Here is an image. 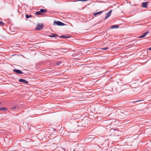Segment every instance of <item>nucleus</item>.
Returning <instances> with one entry per match:
<instances>
[{
  "label": "nucleus",
  "instance_id": "1",
  "mask_svg": "<svg viewBox=\"0 0 151 151\" xmlns=\"http://www.w3.org/2000/svg\"><path fill=\"white\" fill-rule=\"evenodd\" d=\"M53 24L54 25H57L58 26H63L65 24L64 23L59 21H54Z\"/></svg>",
  "mask_w": 151,
  "mask_h": 151
},
{
  "label": "nucleus",
  "instance_id": "2",
  "mask_svg": "<svg viewBox=\"0 0 151 151\" xmlns=\"http://www.w3.org/2000/svg\"><path fill=\"white\" fill-rule=\"evenodd\" d=\"M43 24H38L37 25L35 29L37 30H41L43 29Z\"/></svg>",
  "mask_w": 151,
  "mask_h": 151
},
{
  "label": "nucleus",
  "instance_id": "3",
  "mask_svg": "<svg viewBox=\"0 0 151 151\" xmlns=\"http://www.w3.org/2000/svg\"><path fill=\"white\" fill-rule=\"evenodd\" d=\"M112 10H110L108 12H107L106 14V17L105 18V20L107 18H108L111 15V13L112 12Z\"/></svg>",
  "mask_w": 151,
  "mask_h": 151
},
{
  "label": "nucleus",
  "instance_id": "4",
  "mask_svg": "<svg viewBox=\"0 0 151 151\" xmlns=\"http://www.w3.org/2000/svg\"><path fill=\"white\" fill-rule=\"evenodd\" d=\"M14 72L17 73L18 74H21L23 73V72L21 70L19 69H14L13 70Z\"/></svg>",
  "mask_w": 151,
  "mask_h": 151
},
{
  "label": "nucleus",
  "instance_id": "5",
  "mask_svg": "<svg viewBox=\"0 0 151 151\" xmlns=\"http://www.w3.org/2000/svg\"><path fill=\"white\" fill-rule=\"evenodd\" d=\"M147 2H143L142 3L141 6L142 7L147 8Z\"/></svg>",
  "mask_w": 151,
  "mask_h": 151
},
{
  "label": "nucleus",
  "instance_id": "6",
  "mask_svg": "<svg viewBox=\"0 0 151 151\" xmlns=\"http://www.w3.org/2000/svg\"><path fill=\"white\" fill-rule=\"evenodd\" d=\"M19 81L20 82H22L26 84L28 83V82L23 79H19Z\"/></svg>",
  "mask_w": 151,
  "mask_h": 151
},
{
  "label": "nucleus",
  "instance_id": "7",
  "mask_svg": "<svg viewBox=\"0 0 151 151\" xmlns=\"http://www.w3.org/2000/svg\"><path fill=\"white\" fill-rule=\"evenodd\" d=\"M149 33V32L147 31L143 33L142 35L141 36L139 37V38H143L145 37V36Z\"/></svg>",
  "mask_w": 151,
  "mask_h": 151
},
{
  "label": "nucleus",
  "instance_id": "8",
  "mask_svg": "<svg viewBox=\"0 0 151 151\" xmlns=\"http://www.w3.org/2000/svg\"><path fill=\"white\" fill-rule=\"evenodd\" d=\"M103 11H100L98 12H95V13H93V14L94 16H96L97 15H98V14L100 15L102 13H103Z\"/></svg>",
  "mask_w": 151,
  "mask_h": 151
},
{
  "label": "nucleus",
  "instance_id": "9",
  "mask_svg": "<svg viewBox=\"0 0 151 151\" xmlns=\"http://www.w3.org/2000/svg\"><path fill=\"white\" fill-rule=\"evenodd\" d=\"M58 36V35L56 34L52 33L51 35H49V36L51 37H56Z\"/></svg>",
  "mask_w": 151,
  "mask_h": 151
},
{
  "label": "nucleus",
  "instance_id": "10",
  "mask_svg": "<svg viewBox=\"0 0 151 151\" xmlns=\"http://www.w3.org/2000/svg\"><path fill=\"white\" fill-rule=\"evenodd\" d=\"M119 27V26L116 25H112L111 27V29L117 28Z\"/></svg>",
  "mask_w": 151,
  "mask_h": 151
},
{
  "label": "nucleus",
  "instance_id": "11",
  "mask_svg": "<svg viewBox=\"0 0 151 151\" xmlns=\"http://www.w3.org/2000/svg\"><path fill=\"white\" fill-rule=\"evenodd\" d=\"M40 12L42 13L46 12L47 11L46 10H45L44 9H40Z\"/></svg>",
  "mask_w": 151,
  "mask_h": 151
},
{
  "label": "nucleus",
  "instance_id": "12",
  "mask_svg": "<svg viewBox=\"0 0 151 151\" xmlns=\"http://www.w3.org/2000/svg\"><path fill=\"white\" fill-rule=\"evenodd\" d=\"M69 37L68 36L66 35H63L60 37L62 38H68Z\"/></svg>",
  "mask_w": 151,
  "mask_h": 151
},
{
  "label": "nucleus",
  "instance_id": "13",
  "mask_svg": "<svg viewBox=\"0 0 151 151\" xmlns=\"http://www.w3.org/2000/svg\"><path fill=\"white\" fill-rule=\"evenodd\" d=\"M18 109V106H14L13 107H11V109Z\"/></svg>",
  "mask_w": 151,
  "mask_h": 151
},
{
  "label": "nucleus",
  "instance_id": "14",
  "mask_svg": "<svg viewBox=\"0 0 151 151\" xmlns=\"http://www.w3.org/2000/svg\"><path fill=\"white\" fill-rule=\"evenodd\" d=\"M35 14L37 15H40L42 14L41 13H40V11L36 12L35 13Z\"/></svg>",
  "mask_w": 151,
  "mask_h": 151
},
{
  "label": "nucleus",
  "instance_id": "15",
  "mask_svg": "<svg viewBox=\"0 0 151 151\" xmlns=\"http://www.w3.org/2000/svg\"><path fill=\"white\" fill-rule=\"evenodd\" d=\"M32 17V15H29L27 14L26 15V17L27 19H28L29 18L31 17Z\"/></svg>",
  "mask_w": 151,
  "mask_h": 151
},
{
  "label": "nucleus",
  "instance_id": "16",
  "mask_svg": "<svg viewBox=\"0 0 151 151\" xmlns=\"http://www.w3.org/2000/svg\"><path fill=\"white\" fill-rule=\"evenodd\" d=\"M4 25V23L1 21H0V26Z\"/></svg>",
  "mask_w": 151,
  "mask_h": 151
},
{
  "label": "nucleus",
  "instance_id": "17",
  "mask_svg": "<svg viewBox=\"0 0 151 151\" xmlns=\"http://www.w3.org/2000/svg\"><path fill=\"white\" fill-rule=\"evenodd\" d=\"M142 101L141 100H137V99H135L134 101H133V102H137L139 101Z\"/></svg>",
  "mask_w": 151,
  "mask_h": 151
},
{
  "label": "nucleus",
  "instance_id": "18",
  "mask_svg": "<svg viewBox=\"0 0 151 151\" xmlns=\"http://www.w3.org/2000/svg\"><path fill=\"white\" fill-rule=\"evenodd\" d=\"M101 49L103 50H107L109 49V47H106L102 48H101Z\"/></svg>",
  "mask_w": 151,
  "mask_h": 151
},
{
  "label": "nucleus",
  "instance_id": "19",
  "mask_svg": "<svg viewBox=\"0 0 151 151\" xmlns=\"http://www.w3.org/2000/svg\"><path fill=\"white\" fill-rule=\"evenodd\" d=\"M6 109V108L4 107H2L1 108H0V110H4Z\"/></svg>",
  "mask_w": 151,
  "mask_h": 151
},
{
  "label": "nucleus",
  "instance_id": "20",
  "mask_svg": "<svg viewBox=\"0 0 151 151\" xmlns=\"http://www.w3.org/2000/svg\"><path fill=\"white\" fill-rule=\"evenodd\" d=\"M77 1H88V0H77Z\"/></svg>",
  "mask_w": 151,
  "mask_h": 151
},
{
  "label": "nucleus",
  "instance_id": "21",
  "mask_svg": "<svg viewBox=\"0 0 151 151\" xmlns=\"http://www.w3.org/2000/svg\"><path fill=\"white\" fill-rule=\"evenodd\" d=\"M60 63H61L60 62H59L57 63V65H59Z\"/></svg>",
  "mask_w": 151,
  "mask_h": 151
},
{
  "label": "nucleus",
  "instance_id": "22",
  "mask_svg": "<svg viewBox=\"0 0 151 151\" xmlns=\"http://www.w3.org/2000/svg\"><path fill=\"white\" fill-rule=\"evenodd\" d=\"M148 50H151V47L149 48Z\"/></svg>",
  "mask_w": 151,
  "mask_h": 151
},
{
  "label": "nucleus",
  "instance_id": "23",
  "mask_svg": "<svg viewBox=\"0 0 151 151\" xmlns=\"http://www.w3.org/2000/svg\"><path fill=\"white\" fill-rule=\"evenodd\" d=\"M63 150L64 151H65V149L64 148H63Z\"/></svg>",
  "mask_w": 151,
  "mask_h": 151
},
{
  "label": "nucleus",
  "instance_id": "24",
  "mask_svg": "<svg viewBox=\"0 0 151 151\" xmlns=\"http://www.w3.org/2000/svg\"><path fill=\"white\" fill-rule=\"evenodd\" d=\"M1 105V103H0V105Z\"/></svg>",
  "mask_w": 151,
  "mask_h": 151
}]
</instances>
